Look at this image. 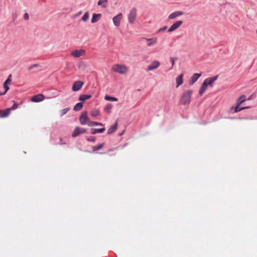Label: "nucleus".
<instances>
[{"label":"nucleus","mask_w":257,"mask_h":257,"mask_svg":"<svg viewBox=\"0 0 257 257\" xmlns=\"http://www.w3.org/2000/svg\"><path fill=\"white\" fill-rule=\"evenodd\" d=\"M111 70L120 74H125L128 72V68L123 64H114L112 66Z\"/></svg>","instance_id":"obj_1"},{"label":"nucleus","mask_w":257,"mask_h":257,"mask_svg":"<svg viewBox=\"0 0 257 257\" xmlns=\"http://www.w3.org/2000/svg\"><path fill=\"white\" fill-rule=\"evenodd\" d=\"M192 94V91L191 90L184 91L180 99L181 103L184 105L189 104L191 101Z\"/></svg>","instance_id":"obj_2"},{"label":"nucleus","mask_w":257,"mask_h":257,"mask_svg":"<svg viewBox=\"0 0 257 257\" xmlns=\"http://www.w3.org/2000/svg\"><path fill=\"white\" fill-rule=\"evenodd\" d=\"M137 10L136 8L132 9L128 15V22L131 24H134L135 22L137 16Z\"/></svg>","instance_id":"obj_3"},{"label":"nucleus","mask_w":257,"mask_h":257,"mask_svg":"<svg viewBox=\"0 0 257 257\" xmlns=\"http://www.w3.org/2000/svg\"><path fill=\"white\" fill-rule=\"evenodd\" d=\"M86 52L83 49L75 50L71 52V55L74 58H79L85 55Z\"/></svg>","instance_id":"obj_4"},{"label":"nucleus","mask_w":257,"mask_h":257,"mask_svg":"<svg viewBox=\"0 0 257 257\" xmlns=\"http://www.w3.org/2000/svg\"><path fill=\"white\" fill-rule=\"evenodd\" d=\"M89 118L87 117V111H84L82 112L81 115H80L79 117V121L81 124H85L86 123H88L89 122Z\"/></svg>","instance_id":"obj_5"},{"label":"nucleus","mask_w":257,"mask_h":257,"mask_svg":"<svg viewBox=\"0 0 257 257\" xmlns=\"http://www.w3.org/2000/svg\"><path fill=\"white\" fill-rule=\"evenodd\" d=\"M160 66V63L158 60H154L148 66L147 70L152 71L154 69L158 68Z\"/></svg>","instance_id":"obj_6"},{"label":"nucleus","mask_w":257,"mask_h":257,"mask_svg":"<svg viewBox=\"0 0 257 257\" xmlns=\"http://www.w3.org/2000/svg\"><path fill=\"white\" fill-rule=\"evenodd\" d=\"M84 84V82L81 81H75L72 87V90L73 91H79Z\"/></svg>","instance_id":"obj_7"},{"label":"nucleus","mask_w":257,"mask_h":257,"mask_svg":"<svg viewBox=\"0 0 257 257\" xmlns=\"http://www.w3.org/2000/svg\"><path fill=\"white\" fill-rule=\"evenodd\" d=\"M86 132V130L83 128H80L79 127H76L74 132L72 134V137H76L80 135V134L85 133Z\"/></svg>","instance_id":"obj_8"},{"label":"nucleus","mask_w":257,"mask_h":257,"mask_svg":"<svg viewBox=\"0 0 257 257\" xmlns=\"http://www.w3.org/2000/svg\"><path fill=\"white\" fill-rule=\"evenodd\" d=\"M182 21H177L175 22L168 29L169 32H172L177 29L182 24Z\"/></svg>","instance_id":"obj_9"},{"label":"nucleus","mask_w":257,"mask_h":257,"mask_svg":"<svg viewBox=\"0 0 257 257\" xmlns=\"http://www.w3.org/2000/svg\"><path fill=\"white\" fill-rule=\"evenodd\" d=\"M143 39L145 40L147 42V45L148 47H151L155 45L158 43L157 38H153L151 39L143 38Z\"/></svg>","instance_id":"obj_10"},{"label":"nucleus","mask_w":257,"mask_h":257,"mask_svg":"<svg viewBox=\"0 0 257 257\" xmlns=\"http://www.w3.org/2000/svg\"><path fill=\"white\" fill-rule=\"evenodd\" d=\"M45 99V96L42 94L35 95L31 98V101L34 102H41Z\"/></svg>","instance_id":"obj_11"},{"label":"nucleus","mask_w":257,"mask_h":257,"mask_svg":"<svg viewBox=\"0 0 257 257\" xmlns=\"http://www.w3.org/2000/svg\"><path fill=\"white\" fill-rule=\"evenodd\" d=\"M122 18V15L121 13L118 14L117 15L113 18V23L115 26L118 27L119 26L120 20H121Z\"/></svg>","instance_id":"obj_12"},{"label":"nucleus","mask_w":257,"mask_h":257,"mask_svg":"<svg viewBox=\"0 0 257 257\" xmlns=\"http://www.w3.org/2000/svg\"><path fill=\"white\" fill-rule=\"evenodd\" d=\"M202 73H195L191 77V80L189 82L190 85H193L201 76Z\"/></svg>","instance_id":"obj_13"},{"label":"nucleus","mask_w":257,"mask_h":257,"mask_svg":"<svg viewBox=\"0 0 257 257\" xmlns=\"http://www.w3.org/2000/svg\"><path fill=\"white\" fill-rule=\"evenodd\" d=\"M184 13L181 11H176L171 13L168 17L169 19H175L176 18L182 16Z\"/></svg>","instance_id":"obj_14"},{"label":"nucleus","mask_w":257,"mask_h":257,"mask_svg":"<svg viewBox=\"0 0 257 257\" xmlns=\"http://www.w3.org/2000/svg\"><path fill=\"white\" fill-rule=\"evenodd\" d=\"M217 77H218V76H215L213 77L208 78L204 81V82H206L207 86L210 85V86H212L213 85V83L217 79Z\"/></svg>","instance_id":"obj_15"},{"label":"nucleus","mask_w":257,"mask_h":257,"mask_svg":"<svg viewBox=\"0 0 257 257\" xmlns=\"http://www.w3.org/2000/svg\"><path fill=\"white\" fill-rule=\"evenodd\" d=\"M176 87H179L183 83V74H181L176 78Z\"/></svg>","instance_id":"obj_16"},{"label":"nucleus","mask_w":257,"mask_h":257,"mask_svg":"<svg viewBox=\"0 0 257 257\" xmlns=\"http://www.w3.org/2000/svg\"><path fill=\"white\" fill-rule=\"evenodd\" d=\"M12 74H10L7 79L4 83V88L5 89L6 91H8L9 89V87L8 86V84L12 82L11 79Z\"/></svg>","instance_id":"obj_17"},{"label":"nucleus","mask_w":257,"mask_h":257,"mask_svg":"<svg viewBox=\"0 0 257 257\" xmlns=\"http://www.w3.org/2000/svg\"><path fill=\"white\" fill-rule=\"evenodd\" d=\"M240 105H238L237 103H236V105L235 106H232L230 108L231 110H233L234 112H237L238 111H240L243 109L248 108V107H239Z\"/></svg>","instance_id":"obj_18"},{"label":"nucleus","mask_w":257,"mask_h":257,"mask_svg":"<svg viewBox=\"0 0 257 257\" xmlns=\"http://www.w3.org/2000/svg\"><path fill=\"white\" fill-rule=\"evenodd\" d=\"M101 17V14H93L91 21V23H95L97 22L100 19Z\"/></svg>","instance_id":"obj_19"},{"label":"nucleus","mask_w":257,"mask_h":257,"mask_svg":"<svg viewBox=\"0 0 257 257\" xmlns=\"http://www.w3.org/2000/svg\"><path fill=\"white\" fill-rule=\"evenodd\" d=\"M207 86L206 84V82H203L199 91V93L201 96H202L203 94L205 92L207 89Z\"/></svg>","instance_id":"obj_20"},{"label":"nucleus","mask_w":257,"mask_h":257,"mask_svg":"<svg viewBox=\"0 0 257 257\" xmlns=\"http://www.w3.org/2000/svg\"><path fill=\"white\" fill-rule=\"evenodd\" d=\"M97 5L102 8H106L108 6V0H99Z\"/></svg>","instance_id":"obj_21"},{"label":"nucleus","mask_w":257,"mask_h":257,"mask_svg":"<svg viewBox=\"0 0 257 257\" xmlns=\"http://www.w3.org/2000/svg\"><path fill=\"white\" fill-rule=\"evenodd\" d=\"M91 97V95L90 94H82L79 96V100L81 101H84L90 99Z\"/></svg>","instance_id":"obj_22"},{"label":"nucleus","mask_w":257,"mask_h":257,"mask_svg":"<svg viewBox=\"0 0 257 257\" xmlns=\"http://www.w3.org/2000/svg\"><path fill=\"white\" fill-rule=\"evenodd\" d=\"M11 109H7L5 110L2 111L1 110V113H0V117L2 118H4L7 117L10 113Z\"/></svg>","instance_id":"obj_23"},{"label":"nucleus","mask_w":257,"mask_h":257,"mask_svg":"<svg viewBox=\"0 0 257 257\" xmlns=\"http://www.w3.org/2000/svg\"><path fill=\"white\" fill-rule=\"evenodd\" d=\"M246 100V97L244 95H241L237 99L236 101V103L238 105H240L243 102H244Z\"/></svg>","instance_id":"obj_24"},{"label":"nucleus","mask_w":257,"mask_h":257,"mask_svg":"<svg viewBox=\"0 0 257 257\" xmlns=\"http://www.w3.org/2000/svg\"><path fill=\"white\" fill-rule=\"evenodd\" d=\"M105 128H92L91 130V133L92 134H95L96 133H102L105 131Z\"/></svg>","instance_id":"obj_25"},{"label":"nucleus","mask_w":257,"mask_h":257,"mask_svg":"<svg viewBox=\"0 0 257 257\" xmlns=\"http://www.w3.org/2000/svg\"><path fill=\"white\" fill-rule=\"evenodd\" d=\"M117 123L116 122L112 127H110L107 131V134L110 135L114 133L117 129Z\"/></svg>","instance_id":"obj_26"},{"label":"nucleus","mask_w":257,"mask_h":257,"mask_svg":"<svg viewBox=\"0 0 257 257\" xmlns=\"http://www.w3.org/2000/svg\"><path fill=\"white\" fill-rule=\"evenodd\" d=\"M83 103L82 102L77 103L74 107L73 109L75 111H79L82 109Z\"/></svg>","instance_id":"obj_27"},{"label":"nucleus","mask_w":257,"mask_h":257,"mask_svg":"<svg viewBox=\"0 0 257 257\" xmlns=\"http://www.w3.org/2000/svg\"><path fill=\"white\" fill-rule=\"evenodd\" d=\"M104 146V143H102L101 144H99L97 146H93L92 147V150H93V152H95L98 150H99L100 149H101Z\"/></svg>","instance_id":"obj_28"},{"label":"nucleus","mask_w":257,"mask_h":257,"mask_svg":"<svg viewBox=\"0 0 257 257\" xmlns=\"http://www.w3.org/2000/svg\"><path fill=\"white\" fill-rule=\"evenodd\" d=\"M112 107V105L111 103H108L104 108V111L107 113H110Z\"/></svg>","instance_id":"obj_29"},{"label":"nucleus","mask_w":257,"mask_h":257,"mask_svg":"<svg viewBox=\"0 0 257 257\" xmlns=\"http://www.w3.org/2000/svg\"><path fill=\"white\" fill-rule=\"evenodd\" d=\"M89 17V14L88 12H86L85 13V14L83 15L82 17L81 18V20L83 21L84 22H86L87 21L88 18Z\"/></svg>","instance_id":"obj_30"},{"label":"nucleus","mask_w":257,"mask_h":257,"mask_svg":"<svg viewBox=\"0 0 257 257\" xmlns=\"http://www.w3.org/2000/svg\"><path fill=\"white\" fill-rule=\"evenodd\" d=\"M100 112L97 109H94L91 111V115L93 117H95L99 115Z\"/></svg>","instance_id":"obj_31"},{"label":"nucleus","mask_w":257,"mask_h":257,"mask_svg":"<svg viewBox=\"0 0 257 257\" xmlns=\"http://www.w3.org/2000/svg\"><path fill=\"white\" fill-rule=\"evenodd\" d=\"M104 99L106 100H108V101H117L118 100V99L117 98L111 97V96H108V95H106L104 97Z\"/></svg>","instance_id":"obj_32"},{"label":"nucleus","mask_w":257,"mask_h":257,"mask_svg":"<svg viewBox=\"0 0 257 257\" xmlns=\"http://www.w3.org/2000/svg\"><path fill=\"white\" fill-rule=\"evenodd\" d=\"M69 108H65L61 110V115L63 116L69 110Z\"/></svg>","instance_id":"obj_33"},{"label":"nucleus","mask_w":257,"mask_h":257,"mask_svg":"<svg viewBox=\"0 0 257 257\" xmlns=\"http://www.w3.org/2000/svg\"><path fill=\"white\" fill-rule=\"evenodd\" d=\"M18 104L16 103H14L13 105L11 108H9V109H11V110H15V109H17L18 108Z\"/></svg>","instance_id":"obj_34"},{"label":"nucleus","mask_w":257,"mask_h":257,"mask_svg":"<svg viewBox=\"0 0 257 257\" xmlns=\"http://www.w3.org/2000/svg\"><path fill=\"white\" fill-rule=\"evenodd\" d=\"M88 142H94L95 141V138L94 137H90L87 139Z\"/></svg>","instance_id":"obj_35"},{"label":"nucleus","mask_w":257,"mask_h":257,"mask_svg":"<svg viewBox=\"0 0 257 257\" xmlns=\"http://www.w3.org/2000/svg\"><path fill=\"white\" fill-rule=\"evenodd\" d=\"M88 125L90 126H92L93 125H96V122L95 121H90L89 120V122H88Z\"/></svg>","instance_id":"obj_36"},{"label":"nucleus","mask_w":257,"mask_h":257,"mask_svg":"<svg viewBox=\"0 0 257 257\" xmlns=\"http://www.w3.org/2000/svg\"><path fill=\"white\" fill-rule=\"evenodd\" d=\"M82 14V12L81 11L78 12V13H77L76 14H75L74 15V18H76V17H79V16H80L81 14Z\"/></svg>","instance_id":"obj_37"},{"label":"nucleus","mask_w":257,"mask_h":257,"mask_svg":"<svg viewBox=\"0 0 257 257\" xmlns=\"http://www.w3.org/2000/svg\"><path fill=\"white\" fill-rule=\"evenodd\" d=\"M38 66H39V65L37 64L32 65H31V66L29 67V70H30L32 69H33L34 68L38 67Z\"/></svg>","instance_id":"obj_38"},{"label":"nucleus","mask_w":257,"mask_h":257,"mask_svg":"<svg viewBox=\"0 0 257 257\" xmlns=\"http://www.w3.org/2000/svg\"><path fill=\"white\" fill-rule=\"evenodd\" d=\"M170 61L171 62V63H172V67H173L174 65V64H175V60H174V59L173 58V57H171L170 58Z\"/></svg>","instance_id":"obj_39"},{"label":"nucleus","mask_w":257,"mask_h":257,"mask_svg":"<svg viewBox=\"0 0 257 257\" xmlns=\"http://www.w3.org/2000/svg\"><path fill=\"white\" fill-rule=\"evenodd\" d=\"M24 18L26 20H29V15L28 13H25L24 15Z\"/></svg>","instance_id":"obj_40"},{"label":"nucleus","mask_w":257,"mask_h":257,"mask_svg":"<svg viewBox=\"0 0 257 257\" xmlns=\"http://www.w3.org/2000/svg\"><path fill=\"white\" fill-rule=\"evenodd\" d=\"M167 28V26H165L161 29H160L159 30H158V32H161V31H164L165 30H166Z\"/></svg>","instance_id":"obj_41"},{"label":"nucleus","mask_w":257,"mask_h":257,"mask_svg":"<svg viewBox=\"0 0 257 257\" xmlns=\"http://www.w3.org/2000/svg\"><path fill=\"white\" fill-rule=\"evenodd\" d=\"M60 143L61 144H66V142L65 141H63L62 139L60 138Z\"/></svg>","instance_id":"obj_42"},{"label":"nucleus","mask_w":257,"mask_h":257,"mask_svg":"<svg viewBox=\"0 0 257 257\" xmlns=\"http://www.w3.org/2000/svg\"><path fill=\"white\" fill-rule=\"evenodd\" d=\"M6 93H7V91H6L5 90V91H4V92H1V91H0V96L4 95V94H5Z\"/></svg>","instance_id":"obj_43"},{"label":"nucleus","mask_w":257,"mask_h":257,"mask_svg":"<svg viewBox=\"0 0 257 257\" xmlns=\"http://www.w3.org/2000/svg\"><path fill=\"white\" fill-rule=\"evenodd\" d=\"M96 125L102 126V125H103V124H102V123H101V122H96Z\"/></svg>","instance_id":"obj_44"},{"label":"nucleus","mask_w":257,"mask_h":257,"mask_svg":"<svg viewBox=\"0 0 257 257\" xmlns=\"http://www.w3.org/2000/svg\"><path fill=\"white\" fill-rule=\"evenodd\" d=\"M1 113V110H0V113Z\"/></svg>","instance_id":"obj_45"},{"label":"nucleus","mask_w":257,"mask_h":257,"mask_svg":"<svg viewBox=\"0 0 257 257\" xmlns=\"http://www.w3.org/2000/svg\"><path fill=\"white\" fill-rule=\"evenodd\" d=\"M256 33H257V30H256Z\"/></svg>","instance_id":"obj_46"}]
</instances>
